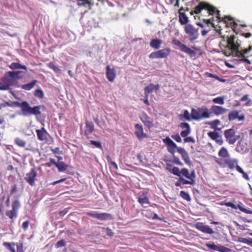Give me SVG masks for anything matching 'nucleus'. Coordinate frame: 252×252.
I'll return each instance as SVG.
<instances>
[{"label":"nucleus","mask_w":252,"mask_h":252,"mask_svg":"<svg viewBox=\"0 0 252 252\" xmlns=\"http://www.w3.org/2000/svg\"><path fill=\"white\" fill-rule=\"evenodd\" d=\"M226 47L230 50L231 54L234 57L241 58L242 61L249 64L251 63L247 58L252 56V46L243 49L241 47V41L235 35L227 37Z\"/></svg>","instance_id":"f257e3e1"},{"label":"nucleus","mask_w":252,"mask_h":252,"mask_svg":"<svg viewBox=\"0 0 252 252\" xmlns=\"http://www.w3.org/2000/svg\"><path fill=\"white\" fill-rule=\"evenodd\" d=\"M14 106L20 107L22 112L23 115L24 116H31V115L38 116L41 113L40 111L41 108L44 107L41 105L32 107L27 101H23L21 102L18 101H13L12 102L6 101L0 103V110L6 107H13Z\"/></svg>","instance_id":"f03ea898"},{"label":"nucleus","mask_w":252,"mask_h":252,"mask_svg":"<svg viewBox=\"0 0 252 252\" xmlns=\"http://www.w3.org/2000/svg\"><path fill=\"white\" fill-rule=\"evenodd\" d=\"M162 141L167 146L168 152L171 154H174L176 149L178 153H180L181 155L182 158L185 162L188 164V165L190 163V160L189 156V153L184 148L178 147L176 143L171 140L169 137H166L165 138L163 139Z\"/></svg>","instance_id":"7ed1b4c3"},{"label":"nucleus","mask_w":252,"mask_h":252,"mask_svg":"<svg viewBox=\"0 0 252 252\" xmlns=\"http://www.w3.org/2000/svg\"><path fill=\"white\" fill-rule=\"evenodd\" d=\"M20 71H9L5 77L0 80V90H7L14 85L16 79H19Z\"/></svg>","instance_id":"20e7f679"},{"label":"nucleus","mask_w":252,"mask_h":252,"mask_svg":"<svg viewBox=\"0 0 252 252\" xmlns=\"http://www.w3.org/2000/svg\"><path fill=\"white\" fill-rule=\"evenodd\" d=\"M215 9L213 5H211V4L207 1H202L199 2L193 9L190 12V14H200L202 16L203 14L201 13V12L203 10L206 11L207 13L209 14H212L215 12Z\"/></svg>","instance_id":"39448f33"},{"label":"nucleus","mask_w":252,"mask_h":252,"mask_svg":"<svg viewBox=\"0 0 252 252\" xmlns=\"http://www.w3.org/2000/svg\"><path fill=\"white\" fill-rule=\"evenodd\" d=\"M182 185H194L195 184L196 174L194 170L189 172V169L186 168L182 169V176L179 177Z\"/></svg>","instance_id":"423d86ee"},{"label":"nucleus","mask_w":252,"mask_h":252,"mask_svg":"<svg viewBox=\"0 0 252 252\" xmlns=\"http://www.w3.org/2000/svg\"><path fill=\"white\" fill-rule=\"evenodd\" d=\"M211 117V113L208 112L207 107L192 109L191 118L193 120H199L202 119H208Z\"/></svg>","instance_id":"0eeeda50"},{"label":"nucleus","mask_w":252,"mask_h":252,"mask_svg":"<svg viewBox=\"0 0 252 252\" xmlns=\"http://www.w3.org/2000/svg\"><path fill=\"white\" fill-rule=\"evenodd\" d=\"M225 165H227V167L230 169H234L235 168L236 170L240 173L243 174V177L246 180H250V178L248 174L244 172V170L239 166L237 165L238 160L236 159H232L228 158L224 160Z\"/></svg>","instance_id":"6e6552de"},{"label":"nucleus","mask_w":252,"mask_h":252,"mask_svg":"<svg viewBox=\"0 0 252 252\" xmlns=\"http://www.w3.org/2000/svg\"><path fill=\"white\" fill-rule=\"evenodd\" d=\"M216 9L215 12L212 14H209L208 15H213L214 13H217V18L219 21H222L225 23H227L228 21H230L229 23V27H230L232 30L235 32L236 33H237L236 31V28L238 26L237 23L236 22L232 21L233 20V18L229 16H225L224 18H221L220 16V10H218L216 7L213 6Z\"/></svg>","instance_id":"1a4fd4ad"},{"label":"nucleus","mask_w":252,"mask_h":252,"mask_svg":"<svg viewBox=\"0 0 252 252\" xmlns=\"http://www.w3.org/2000/svg\"><path fill=\"white\" fill-rule=\"evenodd\" d=\"M225 140L229 144H234L240 138V135H236V130L233 128L225 129L224 131Z\"/></svg>","instance_id":"9d476101"},{"label":"nucleus","mask_w":252,"mask_h":252,"mask_svg":"<svg viewBox=\"0 0 252 252\" xmlns=\"http://www.w3.org/2000/svg\"><path fill=\"white\" fill-rule=\"evenodd\" d=\"M172 44L178 46L179 49L186 53L188 54L190 58L194 57L196 55V52L186 46V44L182 43L178 39H173L172 41Z\"/></svg>","instance_id":"9b49d317"},{"label":"nucleus","mask_w":252,"mask_h":252,"mask_svg":"<svg viewBox=\"0 0 252 252\" xmlns=\"http://www.w3.org/2000/svg\"><path fill=\"white\" fill-rule=\"evenodd\" d=\"M185 31L189 37V40L192 42L197 39L198 37L197 30H196L191 24H187L185 27Z\"/></svg>","instance_id":"f8f14e48"},{"label":"nucleus","mask_w":252,"mask_h":252,"mask_svg":"<svg viewBox=\"0 0 252 252\" xmlns=\"http://www.w3.org/2000/svg\"><path fill=\"white\" fill-rule=\"evenodd\" d=\"M38 173L34 168H32L29 172L26 175L24 179L26 182L32 187L35 186V182L37 180Z\"/></svg>","instance_id":"ddd939ff"},{"label":"nucleus","mask_w":252,"mask_h":252,"mask_svg":"<svg viewBox=\"0 0 252 252\" xmlns=\"http://www.w3.org/2000/svg\"><path fill=\"white\" fill-rule=\"evenodd\" d=\"M171 52L169 48H164L156 52L150 53L149 58L151 59H162L168 57Z\"/></svg>","instance_id":"4468645a"},{"label":"nucleus","mask_w":252,"mask_h":252,"mask_svg":"<svg viewBox=\"0 0 252 252\" xmlns=\"http://www.w3.org/2000/svg\"><path fill=\"white\" fill-rule=\"evenodd\" d=\"M3 245L11 252H24L22 243L4 242Z\"/></svg>","instance_id":"2eb2a0df"},{"label":"nucleus","mask_w":252,"mask_h":252,"mask_svg":"<svg viewBox=\"0 0 252 252\" xmlns=\"http://www.w3.org/2000/svg\"><path fill=\"white\" fill-rule=\"evenodd\" d=\"M12 209L11 210L6 211V215L10 219L17 217V212L20 207V202L18 200H15L12 203Z\"/></svg>","instance_id":"dca6fc26"},{"label":"nucleus","mask_w":252,"mask_h":252,"mask_svg":"<svg viewBox=\"0 0 252 252\" xmlns=\"http://www.w3.org/2000/svg\"><path fill=\"white\" fill-rule=\"evenodd\" d=\"M87 215L90 217L96 218L100 220H106L108 219H112V216L111 214L107 213H96L93 212H87Z\"/></svg>","instance_id":"f3484780"},{"label":"nucleus","mask_w":252,"mask_h":252,"mask_svg":"<svg viewBox=\"0 0 252 252\" xmlns=\"http://www.w3.org/2000/svg\"><path fill=\"white\" fill-rule=\"evenodd\" d=\"M240 110H234L230 111L228 115V119L230 121H233L236 119L239 121H243L245 120L244 114H241L239 115Z\"/></svg>","instance_id":"a211bd4d"},{"label":"nucleus","mask_w":252,"mask_h":252,"mask_svg":"<svg viewBox=\"0 0 252 252\" xmlns=\"http://www.w3.org/2000/svg\"><path fill=\"white\" fill-rule=\"evenodd\" d=\"M207 135L210 139L215 141L219 145H222L223 141L222 136L217 131H209L207 133Z\"/></svg>","instance_id":"6ab92c4d"},{"label":"nucleus","mask_w":252,"mask_h":252,"mask_svg":"<svg viewBox=\"0 0 252 252\" xmlns=\"http://www.w3.org/2000/svg\"><path fill=\"white\" fill-rule=\"evenodd\" d=\"M179 127L184 129L180 132V135L182 137H186L191 132L190 127L188 123H181L179 124Z\"/></svg>","instance_id":"aec40b11"},{"label":"nucleus","mask_w":252,"mask_h":252,"mask_svg":"<svg viewBox=\"0 0 252 252\" xmlns=\"http://www.w3.org/2000/svg\"><path fill=\"white\" fill-rule=\"evenodd\" d=\"M195 227L198 230L205 233L209 234L210 235L214 233V231L212 228L207 225H204V223L201 222H197Z\"/></svg>","instance_id":"412c9836"},{"label":"nucleus","mask_w":252,"mask_h":252,"mask_svg":"<svg viewBox=\"0 0 252 252\" xmlns=\"http://www.w3.org/2000/svg\"><path fill=\"white\" fill-rule=\"evenodd\" d=\"M106 77L109 81L114 82L116 77V72L114 68H111L109 65L106 67Z\"/></svg>","instance_id":"4be33fe9"},{"label":"nucleus","mask_w":252,"mask_h":252,"mask_svg":"<svg viewBox=\"0 0 252 252\" xmlns=\"http://www.w3.org/2000/svg\"><path fill=\"white\" fill-rule=\"evenodd\" d=\"M141 120L144 123L145 126L150 128L154 126L153 120L152 118L148 116V115L144 113L142 114L140 117Z\"/></svg>","instance_id":"5701e85b"},{"label":"nucleus","mask_w":252,"mask_h":252,"mask_svg":"<svg viewBox=\"0 0 252 252\" xmlns=\"http://www.w3.org/2000/svg\"><path fill=\"white\" fill-rule=\"evenodd\" d=\"M135 134L139 140H141L148 137L147 134L144 133L142 126L140 124H136L135 125Z\"/></svg>","instance_id":"b1692460"},{"label":"nucleus","mask_w":252,"mask_h":252,"mask_svg":"<svg viewBox=\"0 0 252 252\" xmlns=\"http://www.w3.org/2000/svg\"><path fill=\"white\" fill-rule=\"evenodd\" d=\"M211 113L214 114L216 116H218L220 115L224 114L227 111V109L222 106L213 105L211 107Z\"/></svg>","instance_id":"393cba45"},{"label":"nucleus","mask_w":252,"mask_h":252,"mask_svg":"<svg viewBox=\"0 0 252 252\" xmlns=\"http://www.w3.org/2000/svg\"><path fill=\"white\" fill-rule=\"evenodd\" d=\"M159 89V85H154V84H150L148 86L144 88V94L146 97L148 96L149 94L154 90H158Z\"/></svg>","instance_id":"a878e982"},{"label":"nucleus","mask_w":252,"mask_h":252,"mask_svg":"<svg viewBox=\"0 0 252 252\" xmlns=\"http://www.w3.org/2000/svg\"><path fill=\"white\" fill-rule=\"evenodd\" d=\"M36 132L38 140L40 141L47 140V132L45 128L42 127L41 129H36Z\"/></svg>","instance_id":"bb28decb"},{"label":"nucleus","mask_w":252,"mask_h":252,"mask_svg":"<svg viewBox=\"0 0 252 252\" xmlns=\"http://www.w3.org/2000/svg\"><path fill=\"white\" fill-rule=\"evenodd\" d=\"M86 126L85 129V135L88 136L90 135L94 130V125L92 122H89L86 121L85 122Z\"/></svg>","instance_id":"cd10ccee"},{"label":"nucleus","mask_w":252,"mask_h":252,"mask_svg":"<svg viewBox=\"0 0 252 252\" xmlns=\"http://www.w3.org/2000/svg\"><path fill=\"white\" fill-rule=\"evenodd\" d=\"M138 201L142 206H144V204H150V203L147 192H143L141 196L138 198Z\"/></svg>","instance_id":"c85d7f7f"},{"label":"nucleus","mask_w":252,"mask_h":252,"mask_svg":"<svg viewBox=\"0 0 252 252\" xmlns=\"http://www.w3.org/2000/svg\"><path fill=\"white\" fill-rule=\"evenodd\" d=\"M218 156L223 159H227L230 155L228 151L225 147H222L218 152Z\"/></svg>","instance_id":"c756f323"},{"label":"nucleus","mask_w":252,"mask_h":252,"mask_svg":"<svg viewBox=\"0 0 252 252\" xmlns=\"http://www.w3.org/2000/svg\"><path fill=\"white\" fill-rule=\"evenodd\" d=\"M162 41L158 39H153L150 42V46L152 48L158 49L160 47Z\"/></svg>","instance_id":"7c9ffc66"},{"label":"nucleus","mask_w":252,"mask_h":252,"mask_svg":"<svg viewBox=\"0 0 252 252\" xmlns=\"http://www.w3.org/2000/svg\"><path fill=\"white\" fill-rule=\"evenodd\" d=\"M179 22L181 25H187L189 23V17L185 13L179 14Z\"/></svg>","instance_id":"2f4dec72"},{"label":"nucleus","mask_w":252,"mask_h":252,"mask_svg":"<svg viewBox=\"0 0 252 252\" xmlns=\"http://www.w3.org/2000/svg\"><path fill=\"white\" fill-rule=\"evenodd\" d=\"M36 82V80H34L29 83L25 84V85H22L21 86V88L25 90H30L34 87Z\"/></svg>","instance_id":"473e14b6"},{"label":"nucleus","mask_w":252,"mask_h":252,"mask_svg":"<svg viewBox=\"0 0 252 252\" xmlns=\"http://www.w3.org/2000/svg\"><path fill=\"white\" fill-rule=\"evenodd\" d=\"M55 167H57L60 172H63L67 169L68 168V165L65 164L64 162L63 161L59 162H56V165H55Z\"/></svg>","instance_id":"72a5a7b5"},{"label":"nucleus","mask_w":252,"mask_h":252,"mask_svg":"<svg viewBox=\"0 0 252 252\" xmlns=\"http://www.w3.org/2000/svg\"><path fill=\"white\" fill-rule=\"evenodd\" d=\"M9 68L11 69H27V67L25 65H22L18 63H12L9 66Z\"/></svg>","instance_id":"f704fd0d"},{"label":"nucleus","mask_w":252,"mask_h":252,"mask_svg":"<svg viewBox=\"0 0 252 252\" xmlns=\"http://www.w3.org/2000/svg\"><path fill=\"white\" fill-rule=\"evenodd\" d=\"M207 124L209 125L211 128L217 130V126L220 124V121L219 119H216L210 122H208Z\"/></svg>","instance_id":"c9c22d12"},{"label":"nucleus","mask_w":252,"mask_h":252,"mask_svg":"<svg viewBox=\"0 0 252 252\" xmlns=\"http://www.w3.org/2000/svg\"><path fill=\"white\" fill-rule=\"evenodd\" d=\"M225 99V97L224 96H219L216 98H214L212 99V101L217 104H219V105H223L224 103V100Z\"/></svg>","instance_id":"e433bc0d"},{"label":"nucleus","mask_w":252,"mask_h":252,"mask_svg":"<svg viewBox=\"0 0 252 252\" xmlns=\"http://www.w3.org/2000/svg\"><path fill=\"white\" fill-rule=\"evenodd\" d=\"M205 75L207 77L215 78L216 80H217L221 82H225V79L220 78L219 76H217V75H214V74L208 72H206L205 73Z\"/></svg>","instance_id":"4c0bfd02"},{"label":"nucleus","mask_w":252,"mask_h":252,"mask_svg":"<svg viewBox=\"0 0 252 252\" xmlns=\"http://www.w3.org/2000/svg\"><path fill=\"white\" fill-rule=\"evenodd\" d=\"M180 196L183 198L184 199L189 201L191 200V198L189 195L188 192H186L184 190L180 191Z\"/></svg>","instance_id":"58836bf2"},{"label":"nucleus","mask_w":252,"mask_h":252,"mask_svg":"<svg viewBox=\"0 0 252 252\" xmlns=\"http://www.w3.org/2000/svg\"><path fill=\"white\" fill-rule=\"evenodd\" d=\"M15 142L20 147H25L26 146V142L20 138H16Z\"/></svg>","instance_id":"ea45409f"},{"label":"nucleus","mask_w":252,"mask_h":252,"mask_svg":"<svg viewBox=\"0 0 252 252\" xmlns=\"http://www.w3.org/2000/svg\"><path fill=\"white\" fill-rule=\"evenodd\" d=\"M47 66L53 69L55 72H59L61 71V69L56 66L53 62H49L48 63Z\"/></svg>","instance_id":"a19ab883"},{"label":"nucleus","mask_w":252,"mask_h":252,"mask_svg":"<svg viewBox=\"0 0 252 252\" xmlns=\"http://www.w3.org/2000/svg\"><path fill=\"white\" fill-rule=\"evenodd\" d=\"M171 172H172L173 175H175L179 178L182 176V170L180 171V168L177 167L172 168Z\"/></svg>","instance_id":"79ce46f5"},{"label":"nucleus","mask_w":252,"mask_h":252,"mask_svg":"<svg viewBox=\"0 0 252 252\" xmlns=\"http://www.w3.org/2000/svg\"><path fill=\"white\" fill-rule=\"evenodd\" d=\"M202 20L204 23L207 25L208 26H209V25H211L213 28H215V24L214 23V18L213 17L209 19H204Z\"/></svg>","instance_id":"37998d69"},{"label":"nucleus","mask_w":252,"mask_h":252,"mask_svg":"<svg viewBox=\"0 0 252 252\" xmlns=\"http://www.w3.org/2000/svg\"><path fill=\"white\" fill-rule=\"evenodd\" d=\"M205 246L206 247L210 250H215L218 251L219 245H216L214 243H206Z\"/></svg>","instance_id":"c03bdc74"},{"label":"nucleus","mask_w":252,"mask_h":252,"mask_svg":"<svg viewBox=\"0 0 252 252\" xmlns=\"http://www.w3.org/2000/svg\"><path fill=\"white\" fill-rule=\"evenodd\" d=\"M34 94L36 97H38L40 99H42L44 97V93L41 90H36L34 92Z\"/></svg>","instance_id":"a18cd8bd"},{"label":"nucleus","mask_w":252,"mask_h":252,"mask_svg":"<svg viewBox=\"0 0 252 252\" xmlns=\"http://www.w3.org/2000/svg\"><path fill=\"white\" fill-rule=\"evenodd\" d=\"M91 143L95 147L102 149V143L99 141L91 140Z\"/></svg>","instance_id":"49530a36"},{"label":"nucleus","mask_w":252,"mask_h":252,"mask_svg":"<svg viewBox=\"0 0 252 252\" xmlns=\"http://www.w3.org/2000/svg\"><path fill=\"white\" fill-rule=\"evenodd\" d=\"M65 241L63 239H62L57 242L56 245H55V247L56 248H62L63 247H65Z\"/></svg>","instance_id":"de8ad7c7"},{"label":"nucleus","mask_w":252,"mask_h":252,"mask_svg":"<svg viewBox=\"0 0 252 252\" xmlns=\"http://www.w3.org/2000/svg\"><path fill=\"white\" fill-rule=\"evenodd\" d=\"M106 159L108 162L110 163L111 165L113 166L115 169L117 170L118 169L117 164L115 162L112 161L111 158L110 156H107Z\"/></svg>","instance_id":"09e8293b"},{"label":"nucleus","mask_w":252,"mask_h":252,"mask_svg":"<svg viewBox=\"0 0 252 252\" xmlns=\"http://www.w3.org/2000/svg\"><path fill=\"white\" fill-rule=\"evenodd\" d=\"M53 165H54L56 166V161H55V159H54L53 158H50V160L49 162H46L45 163V166L47 167H50Z\"/></svg>","instance_id":"8fccbe9b"},{"label":"nucleus","mask_w":252,"mask_h":252,"mask_svg":"<svg viewBox=\"0 0 252 252\" xmlns=\"http://www.w3.org/2000/svg\"><path fill=\"white\" fill-rule=\"evenodd\" d=\"M247 100H248V101L246 102V106H249V105H250L251 100L249 99V95L248 94H244V95L241 98L240 100L241 101H244Z\"/></svg>","instance_id":"3c124183"},{"label":"nucleus","mask_w":252,"mask_h":252,"mask_svg":"<svg viewBox=\"0 0 252 252\" xmlns=\"http://www.w3.org/2000/svg\"><path fill=\"white\" fill-rule=\"evenodd\" d=\"M230 250L224 246L219 245L218 252H229Z\"/></svg>","instance_id":"603ef678"},{"label":"nucleus","mask_w":252,"mask_h":252,"mask_svg":"<svg viewBox=\"0 0 252 252\" xmlns=\"http://www.w3.org/2000/svg\"><path fill=\"white\" fill-rule=\"evenodd\" d=\"M171 138L174 139L176 141L178 142H181L182 139L181 138V135L180 136L179 133H177L175 135H171Z\"/></svg>","instance_id":"864d4df0"},{"label":"nucleus","mask_w":252,"mask_h":252,"mask_svg":"<svg viewBox=\"0 0 252 252\" xmlns=\"http://www.w3.org/2000/svg\"><path fill=\"white\" fill-rule=\"evenodd\" d=\"M184 142L185 143H188V142H191V143H195V140L192 137H188L187 136L186 137H184Z\"/></svg>","instance_id":"5fc2aeb1"},{"label":"nucleus","mask_w":252,"mask_h":252,"mask_svg":"<svg viewBox=\"0 0 252 252\" xmlns=\"http://www.w3.org/2000/svg\"><path fill=\"white\" fill-rule=\"evenodd\" d=\"M184 117L187 120L189 121V120H190V114H189L188 110H185L184 111Z\"/></svg>","instance_id":"6e6d98bb"},{"label":"nucleus","mask_w":252,"mask_h":252,"mask_svg":"<svg viewBox=\"0 0 252 252\" xmlns=\"http://www.w3.org/2000/svg\"><path fill=\"white\" fill-rule=\"evenodd\" d=\"M29 223H30V222L28 220L24 221L23 223L22 227L25 230H26L28 228Z\"/></svg>","instance_id":"4d7b16f0"},{"label":"nucleus","mask_w":252,"mask_h":252,"mask_svg":"<svg viewBox=\"0 0 252 252\" xmlns=\"http://www.w3.org/2000/svg\"><path fill=\"white\" fill-rule=\"evenodd\" d=\"M225 204L227 207H231L233 209H236V205H234V204H233L232 202H225Z\"/></svg>","instance_id":"13d9d810"},{"label":"nucleus","mask_w":252,"mask_h":252,"mask_svg":"<svg viewBox=\"0 0 252 252\" xmlns=\"http://www.w3.org/2000/svg\"><path fill=\"white\" fill-rule=\"evenodd\" d=\"M106 234L108 236L112 237L113 236L114 233L111 229L107 227L106 228Z\"/></svg>","instance_id":"bf43d9fd"},{"label":"nucleus","mask_w":252,"mask_h":252,"mask_svg":"<svg viewBox=\"0 0 252 252\" xmlns=\"http://www.w3.org/2000/svg\"><path fill=\"white\" fill-rule=\"evenodd\" d=\"M241 34L242 36H244L246 38H249L252 36V33L250 32H242L241 33Z\"/></svg>","instance_id":"052dcab7"},{"label":"nucleus","mask_w":252,"mask_h":252,"mask_svg":"<svg viewBox=\"0 0 252 252\" xmlns=\"http://www.w3.org/2000/svg\"><path fill=\"white\" fill-rule=\"evenodd\" d=\"M238 208L242 212H244V213H250V212L249 211V210H248L247 209H246V208H244L239 205H238Z\"/></svg>","instance_id":"680f3d73"},{"label":"nucleus","mask_w":252,"mask_h":252,"mask_svg":"<svg viewBox=\"0 0 252 252\" xmlns=\"http://www.w3.org/2000/svg\"><path fill=\"white\" fill-rule=\"evenodd\" d=\"M83 1H85V4H88V5L89 6L90 9H92V5L93 4L89 0H84Z\"/></svg>","instance_id":"e2e57ef3"},{"label":"nucleus","mask_w":252,"mask_h":252,"mask_svg":"<svg viewBox=\"0 0 252 252\" xmlns=\"http://www.w3.org/2000/svg\"><path fill=\"white\" fill-rule=\"evenodd\" d=\"M182 182L180 181V178L179 180L177 182L175 183V186L177 187H180L181 188H183V187H181Z\"/></svg>","instance_id":"0e129e2a"},{"label":"nucleus","mask_w":252,"mask_h":252,"mask_svg":"<svg viewBox=\"0 0 252 252\" xmlns=\"http://www.w3.org/2000/svg\"><path fill=\"white\" fill-rule=\"evenodd\" d=\"M209 31H210V29H208L207 30H202L201 31L202 35L203 36H206Z\"/></svg>","instance_id":"69168bd1"},{"label":"nucleus","mask_w":252,"mask_h":252,"mask_svg":"<svg viewBox=\"0 0 252 252\" xmlns=\"http://www.w3.org/2000/svg\"><path fill=\"white\" fill-rule=\"evenodd\" d=\"M67 210L66 209L63 210L60 212L59 214L61 216H64L65 214L67 213Z\"/></svg>","instance_id":"338daca9"},{"label":"nucleus","mask_w":252,"mask_h":252,"mask_svg":"<svg viewBox=\"0 0 252 252\" xmlns=\"http://www.w3.org/2000/svg\"><path fill=\"white\" fill-rule=\"evenodd\" d=\"M166 169L171 172V170H172V165L170 164V163H167L166 164Z\"/></svg>","instance_id":"774afa93"}]
</instances>
